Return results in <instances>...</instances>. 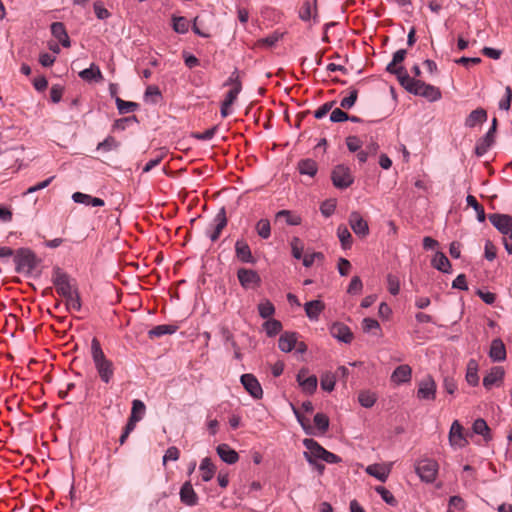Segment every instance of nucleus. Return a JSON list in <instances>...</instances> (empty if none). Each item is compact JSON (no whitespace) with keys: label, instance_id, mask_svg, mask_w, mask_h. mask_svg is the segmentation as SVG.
<instances>
[{"label":"nucleus","instance_id":"1","mask_svg":"<svg viewBox=\"0 0 512 512\" xmlns=\"http://www.w3.org/2000/svg\"><path fill=\"white\" fill-rule=\"evenodd\" d=\"M91 357L102 382L108 384L114 376V365L104 354L97 338L91 341Z\"/></svg>","mask_w":512,"mask_h":512},{"label":"nucleus","instance_id":"2","mask_svg":"<svg viewBox=\"0 0 512 512\" xmlns=\"http://www.w3.org/2000/svg\"><path fill=\"white\" fill-rule=\"evenodd\" d=\"M404 84H400L406 91L409 93L421 96L429 100L430 102H435L441 99L442 94L438 87L427 84L421 80L408 77H404Z\"/></svg>","mask_w":512,"mask_h":512},{"label":"nucleus","instance_id":"3","mask_svg":"<svg viewBox=\"0 0 512 512\" xmlns=\"http://www.w3.org/2000/svg\"><path fill=\"white\" fill-rule=\"evenodd\" d=\"M14 262L16 264V272L30 273L37 265V258L33 251L27 248H20L14 255Z\"/></svg>","mask_w":512,"mask_h":512},{"label":"nucleus","instance_id":"4","mask_svg":"<svg viewBox=\"0 0 512 512\" xmlns=\"http://www.w3.org/2000/svg\"><path fill=\"white\" fill-rule=\"evenodd\" d=\"M70 280V276L60 267L53 268L51 281L60 296H69L74 291L75 288L72 287Z\"/></svg>","mask_w":512,"mask_h":512},{"label":"nucleus","instance_id":"5","mask_svg":"<svg viewBox=\"0 0 512 512\" xmlns=\"http://www.w3.org/2000/svg\"><path fill=\"white\" fill-rule=\"evenodd\" d=\"M333 185L338 189H346L354 182V177L348 166L344 164L336 165L331 172Z\"/></svg>","mask_w":512,"mask_h":512},{"label":"nucleus","instance_id":"6","mask_svg":"<svg viewBox=\"0 0 512 512\" xmlns=\"http://www.w3.org/2000/svg\"><path fill=\"white\" fill-rule=\"evenodd\" d=\"M415 471L422 481L432 483L438 473V463L433 459H422L416 463Z\"/></svg>","mask_w":512,"mask_h":512},{"label":"nucleus","instance_id":"7","mask_svg":"<svg viewBox=\"0 0 512 512\" xmlns=\"http://www.w3.org/2000/svg\"><path fill=\"white\" fill-rule=\"evenodd\" d=\"M407 55V51L405 49H399L393 54L392 61L387 65L386 71L390 74L396 75L397 80L400 84H404V77L408 78L410 77L406 68L400 64L404 61L405 57Z\"/></svg>","mask_w":512,"mask_h":512},{"label":"nucleus","instance_id":"8","mask_svg":"<svg viewBox=\"0 0 512 512\" xmlns=\"http://www.w3.org/2000/svg\"><path fill=\"white\" fill-rule=\"evenodd\" d=\"M296 381L303 393L313 395L317 390L318 379L315 375H309L307 368H301L297 375Z\"/></svg>","mask_w":512,"mask_h":512},{"label":"nucleus","instance_id":"9","mask_svg":"<svg viewBox=\"0 0 512 512\" xmlns=\"http://www.w3.org/2000/svg\"><path fill=\"white\" fill-rule=\"evenodd\" d=\"M491 224L503 235L512 239V216L508 214L493 213L488 216Z\"/></svg>","mask_w":512,"mask_h":512},{"label":"nucleus","instance_id":"10","mask_svg":"<svg viewBox=\"0 0 512 512\" xmlns=\"http://www.w3.org/2000/svg\"><path fill=\"white\" fill-rule=\"evenodd\" d=\"M437 385L431 375H427L418 383L417 398L433 401L436 397Z\"/></svg>","mask_w":512,"mask_h":512},{"label":"nucleus","instance_id":"11","mask_svg":"<svg viewBox=\"0 0 512 512\" xmlns=\"http://www.w3.org/2000/svg\"><path fill=\"white\" fill-rule=\"evenodd\" d=\"M237 278L244 289L257 287L261 283L259 274L252 269L240 268L237 271Z\"/></svg>","mask_w":512,"mask_h":512},{"label":"nucleus","instance_id":"12","mask_svg":"<svg viewBox=\"0 0 512 512\" xmlns=\"http://www.w3.org/2000/svg\"><path fill=\"white\" fill-rule=\"evenodd\" d=\"M302 443L307 449L303 455L309 464L314 463V460L316 459L321 460L323 453L326 450L324 447L312 438H305Z\"/></svg>","mask_w":512,"mask_h":512},{"label":"nucleus","instance_id":"13","mask_svg":"<svg viewBox=\"0 0 512 512\" xmlns=\"http://www.w3.org/2000/svg\"><path fill=\"white\" fill-rule=\"evenodd\" d=\"M240 381L245 390L254 398L261 399L263 397V389L258 379L250 373L243 374Z\"/></svg>","mask_w":512,"mask_h":512},{"label":"nucleus","instance_id":"14","mask_svg":"<svg viewBox=\"0 0 512 512\" xmlns=\"http://www.w3.org/2000/svg\"><path fill=\"white\" fill-rule=\"evenodd\" d=\"M449 443L454 448H463L468 444L463 426L458 420H455L450 427Z\"/></svg>","mask_w":512,"mask_h":512},{"label":"nucleus","instance_id":"15","mask_svg":"<svg viewBox=\"0 0 512 512\" xmlns=\"http://www.w3.org/2000/svg\"><path fill=\"white\" fill-rule=\"evenodd\" d=\"M349 224L353 232L359 237H366L369 234V226L359 212L353 211L349 215Z\"/></svg>","mask_w":512,"mask_h":512},{"label":"nucleus","instance_id":"16","mask_svg":"<svg viewBox=\"0 0 512 512\" xmlns=\"http://www.w3.org/2000/svg\"><path fill=\"white\" fill-rule=\"evenodd\" d=\"M329 331L333 338L346 344L351 343L354 337L351 329L341 322L333 323L330 326Z\"/></svg>","mask_w":512,"mask_h":512},{"label":"nucleus","instance_id":"17","mask_svg":"<svg viewBox=\"0 0 512 512\" xmlns=\"http://www.w3.org/2000/svg\"><path fill=\"white\" fill-rule=\"evenodd\" d=\"M227 225V216H226V210L224 207H222L213 220V230L211 232H207L208 237L212 242H215L219 239L220 234L222 230Z\"/></svg>","mask_w":512,"mask_h":512},{"label":"nucleus","instance_id":"18","mask_svg":"<svg viewBox=\"0 0 512 512\" xmlns=\"http://www.w3.org/2000/svg\"><path fill=\"white\" fill-rule=\"evenodd\" d=\"M505 371L501 366L492 367L483 378V386L491 389L494 385L500 386L503 382Z\"/></svg>","mask_w":512,"mask_h":512},{"label":"nucleus","instance_id":"19","mask_svg":"<svg viewBox=\"0 0 512 512\" xmlns=\"http://www.w3.org/2000/svg\"><path fill=\"white\" fill-rule=\"evenodd\" d=\"M180 500L186 506L198 504V496L190 481L185 482L180 489Z\"/></svg>","mask_w":512,"mask_h":512},{"label":"nucleus","instance_id":"20","mask_svg":"<svg viewBox=\"0 0 512 512\" xmlns=\"http://www.w3.org/2000/svg\"><path fill=\"white\" fill-rule=\"evenodd\" d=\"M412 377V369L409 365L403 364L392 372L391 374V382L400 385L403 383H408L411 381Z\"/></svg>","mask_w":512,"mask_h":512},{"label":"nucleus","instance_id":"21","mask_svg":"<svg viewBox=\"0 0 512 512\" xmlns=\"http://www.w3.org/2000/svg\"><path fill=\"white\" fill-rule=\"evenodd\" d=\"M506 347L500 338L492 340L489 350V357L494 362H502L506 359Z\"/></svg>","mask_w":512,"mask_h":512},{"label":"nucleus","instance_id":"22","mask_svg":"<svg viewBox=\"0 0 512 512\" xmlns=\"http://www.w3.org/2000/svg\"><path fill=\"white\" fill-rule=\"evenodd\" d=\"M235 254L239 261L243 263H255L249 245L244 240H237L235 243Z\"/></svg>","mask_w":512,"mask_h":512},{"label":"nucleus","instance_id":"23","mask_svg":"<svg viewBox=\"0 0 512 512\" xmlns=\"http://www.w3.org/2000/svg\"><path fill=\"white\" fill-rule=\"evenodd\" d=\"M495 134L496 132L488 130L487 133L477 141L474 152L478 157L485 155L489 148L494 144Z\"/></svg>","mask_w":512,"mask_h":512},{"label":"nucleus","instance_id":"24","mask_svg":"<svg viewBox=\"0 0 512 512\" xmlns=\"http://www.w3.org/2000/svg\"><path fill=\"white\" fill-rule=\"evenodd\" d=\"M216 452L220 459L227 464H235L239 460L238 453L232 449L228 444H219L216 448Z\"/></svg>","mask_w":512,"mask_h":512},{"label":"nucleus","instance_id":"25","mask_svg":"<svg viewBox=\"0 0 512 512\" xmlns=\"http://www.w3.org/2000/svg\"><path fill=\"white\" fill-rule=\"evenodd\" d=\"M391 465L372 464L366 468V473L375 477L381 482H385L391 472Z\"/></svg>","mask_w":512,"mask_h":512},{"label":"nucleus","instance_id":"26","mask_svg":"<svg viewBox=\"0 0 512 512\" xmlns=\"http://www.w3.org/2000/svg\"><path fill=\"white\" fill-rule=\"evenodd\" d=\"M52 35L61 43L63 47H70L71 42L62 22H54L51 24Z\"/></svg>","mask_w":512,"mask_h":512},{"label":"nucleus","instance_id":"27","mask_svg":"<svg viewBox=\"0 0 512 512\" xmlns=\"http://www.w3.org/2000/svg\"><path fill=\"white\" fill-rule=\"evenodd\" d=\"M297 344L296 332H285L282 334L278 341V347L282 352H291Z\"/></svg>","mask_w":512,"mask_h":512},{"label":"nucleus","instance_id":"28","mask_svg":"<svg viewBox=\"0 0 512 512\" xmlns=\"http://www.w3.org/2000/svg\"><path fill=\"white\" fill-rule=\"evenodd\" d=\"M487 120V111L484 108H477L473 110L465 119V126L474 128L476 125L481 124Z\"/></svg>","mask_w":512,"mask_h":512},{"label":"nucleus","instance_id":"29","mask_svg":"<svg viewBox=\"0 0 512 512\" xmlns=\"http://www.w3.org/2000/svg\"><path fill=\"white\" fill-rule=\"evenodd\" d=\"M325 305L321 300H312L306 302L304 305V309L307 317L310 320H318L319 315L324 310Z\"/></svg>","mask_w":512,"mask_h":512},{"label":"nucleus","instance_id":"30","mask_svg":"<svg viewBox=\"0 0 512 512\" xmlns=\"http://www.w3.org/2000/svg\"><path fill=\"white\" fill-rule=\"evenodd\" d=\"M284 219L285 223L290 226H298L302 223V218L291 210H280L275 214V221Z\"/></svg>","mask_w":512,"mask_h":512},{"label":"nucleus","instance_id":"31","mask_svg":"<svg viewBox=\"0 0 512 512\" xmlns=\"http://www.w3.org/2000/svg\"><path fill=\"white\" fill-rule=\"evenodd\" d=\"M177 330H178L177 325H172V324L157 325L148 331V336L150 339L159 338L163 335L174 334Z\"/></svg>","mask_w":512,"mask_h":512},{"label":"nucleus","instance_id":"32","mask_svg":"<svg viewBox=\"0 0 512 512\" xmlns=\"http://www.w3.org/2000/svg\"><path fill=\"white\" fill-rule=\"evenodd\" d=\"M298 171L301 175L313 177L318 171V166L313 159H302L298 162Z\"/></svg>","mask_w":512,"mask_h":512},{"label":"nucleus","instance_id":"33","mask_svg":"<svg viewBox=\"0 0 512 512\" xmlns=\"http://www.w3.org/2000/svg\"><path fill=\"white\" fill-rule=\"evenodd\" d=\"M472 430L475 434L483 436L486 442L492 440L491 429L489 428L484 419H476L472 425Z\"/></svg>","mask_w":512,"mask_h":512},{"label":"nucleus","instance_id":"34","mask_svg":"<svg viewBox=\"0 0 512 512\" xmlns=\"http://www.w3.org/2000/svg\"><path fill=\"white\" fill-rule=\"evenodd\" d=\"M432 266L443 273L451 272V263L446 255L442 252H437L435 254L434 258L432 259Z\"/></svg>","mask_w":512,"mask_h":512},{"label":"nucleus","instance_id":"35","mask_svg":"<svg viewBox=\"0 0 512 512\" xmlns=\"http://www.w3.org/2000/svg\"><path fill=\"white\" fill-rule=\"evenodd\" d=\"M466 381L469 385L475 387L479 384L478 363L475 359H470L467 364Z\"/></svg>","mask_w":512,"mask_h":512},{"label":"nucleus","instance_id":"36","mask_svg":"<svg viewBox=\"0 0 512 512\" xmlns=\"http://www.w3.org/2000/svg\"><path fill=\"white\" fill-rule=\"evenodd\" d=\"M199 469L201 471L202 480L205 482L210 481L213 478L216 471V467L211 462V459L209 457H205L202 459Z\"/></svg>","mask_w":512,"mask_h":512},{"label":"nucleus","instance_id":"37","mask_svg":"<svg viewBox=\"0 0 512 512\" xmlns=\"http://www.w3.org/2000/svg\"><path fill=\"white\" fill-rule=\"evenodd\" d=\"M79 76L86 81H101L103 79V75L99 69V67L95 64H91L89 68L82 70L79 73Z\"/></svg>","mask_w":512,"mask_h":512},{"label":"nucleus","instance_id":"38","mask_svg":"<svg viewBox=\"0 0 512 512\" xmlns=\"http://www.w3.org/2000/svg\"><path fill=\"white\" fill-rule=\"evenodd\" d=\"M263 329L268 337H274L282 330V323L274 318H269L263 323Z\"/></svg>","mask_w":512,"mask_h":512},{"label":"nucleus","instance_id":"39","mask_svg":"<svg viewBox=\"0 0 512 512\" xmlns=\"http://www.w3.org/2000/svg\"><path fill=\"white\" fill-rule=\"evenodd\" d=\"M337 236L344 250L351 248L352 236L345 225H339L337 228Z\"/></svg>","mask_w":512,"mask_h":512},{"label":"nucleus","instance_id":"40","mask_svg":"<svg viewBox=\"0 0 512 512\" xmlns=\"http://www.w3.org/2000/svg\"><path fill=\"white\" fill-rule=\"evenodd\" d=\"M119 146L120 143L116 140L115 137L107 136L102 142L98 143L96 150L108 153L118 149Z\"/></svg>","mask_w":512,"mask_h":512},{"label":"nucleus","instance_id":"41","mask_svg":"<svg viewBox=\"0 0 512 512\" xmlns=\"http://www.w3.org/2000/svg\"><path fill=\"white\" fill-rule=\"evenodd\" d=\"M255 230L257 235L262 239H268L271 236V224L268 219H260L256 225Z\"/></svg>","mask_w":512,"mask_h":512},{"label":"nucleus","instance_id":"42","mask_svg":"<svg viewBox=\"0 0 512 512\" xmlns=\"http://www.w3.org/2000/svg\"><path fill=\"white\" fill-rule=\"evenodd\" d=\"M115 103H116L117 109L120 114H126L129 112H133V111L137 110L139 107L138 103L131 102V101H125L118 96L115 97Z\"/></svg>","mask_w":512,"mask_h":512},{"label":"nucleus","instance_id":"43","mask_svg":"<svg viewBox=\"0 0 512 512\" xmlns=\"http://www.w3.org/2000/svg\"><path fill=\"white\" fill-rule=\"evenodd\" d=\"M66 299L67 310L80 311L81 299L78 290L75 288L69 296H63Z\"/></svg>","mask_w":512,"mask_h":512},{"label":"nucleus","instance_id":"44","mask_svg":"<svg viewBox=\"0 0 512 512\" xmlns=\"http://www.w3.org/2000/svg\"><path fill=\"white\" fill-rule=\"evenodd\" d=\"M466 202H467V205L472 207L475 210V212L477 213V220L479 222H484L486 219L485 210H484V207L478 203L476 198L473 195H468L466 197Z\"/></svg>","mask_w":512,"mask_h":512},{"label":"nucleus","instance_id":"45","mask_svg":"<svg viewBox=\"0 0 512 512\" xmlns=\"http://www.w3.org/2000/svg\"><path fill=\"white\" fill-rule=\"evenodd\" d=\"M258 312L261 318L269 319L275 313V307L270 300H264L258 305Z\"/></svg>","mask_w":512,"mask_h":512},{"label":"nucleus","instance_id":"46","mask_svg":"<svg viewBox=\"0 0 512 512\" xmlns=\"http://www.w3.org/2000/svg\"><path fill=\"white\" fill-rule=\"evenodd\" d=\"M336 383L335 375L331 372H326L321 375L320 385L324 391L331 392L334 390Z\"/></svg>","mask_w":512,"mask_h":512},{"label":"nucleus","instance_id":"47","mask_svg":"<svg viewBox=\"0 0 512 512\" xmlns=\"http://www.w3.org/2000/svg\"><path fill=\"white\" fill-rule=\"evenodd\" d=\"M290 246H291L292 256L297 260H299V259L303 260L304 245H303L301 239L298 237H293L290 241Z\"/></svg>","mask_w":512,"mask_h":512},{"label":"nucleus","instance_id":"48","mask_svg":"<svg viewBox=\"0 0 512 512\" xmlns=\"http://www.w3.org/2000/svg\"><path fill=\"white\" fill-rule=\"evenodd\" d=\"M375 491L381 496L382 500L391 506H396L398 504L394 495L386 489L384 486L375 487Z\"/></svg>","mask_w":512,"mask_h":512},{"label":"nucleus","instance_id":"49","mask_svg":"<svg viewBox=\"0 0 512 512\" xmlns=\"http://www.w3.org/2000/svg\"><path fill=\"white\" fill-rule=\"evenodd\" d=\"M358 400L363 407L370 408L375 404L376 396L369 391H362L358 395Z\"/></svg>","mask_w":512,"mask_h":512},{"label":"nucleus","instance_id":"50","mask_svg":"<svg viewBox=\"0 0 512 512\" xmlns=\"http://www.w3.org/2000/svg\"><path fill=\"white\" fill-rule=\"evenodd\" d=\"M314 423H315V426L317 427V429L321 432V433H325L328 428H329V418L326 414L324 413H317L315 416H314Z\"/></svg>","mask_w":512,"mask_h":512},{"label":"nucleus","instance_id":"51","mask_svg":"<svg viewBox=\"0 0 512 512\" xmlns=\"http://www.w3.org/2000/svg\"><path fill=\"white\" fill-rule=\"evenodd\" d=\"M357 98H358V90L355 88H351L349 95L341 100L340 107L343 109L352 108L355 105Z\"/></svg>","mask_w":512,"mask_h":512},{"label":"nucleus","instance_id":"52","mask_svg":"<svg viewBox=\"0 0 512 512\" xmlns=\"http://www.w3.org/2000/svg\"><path fill=\"white\" fill-rule=\"evenodd\" d=\"M145 409H146L145 404L141 400H139V399L133 400L130 417H135V418H137V420H141L145 413Z\"/></svg>","mask_w":512,"mask_h":512},{"label":"nucleus","instance_id":"53","mask_svg":"<svg viewBox=\"0 0 512 512\" xmlns=\"http://www.w3.org/2000/svg\"><path fill=\"white\" fill-rule=\"evenodd\" d=\"M173 29L180 34L188 32L189 23L187 19L185 17H173Z\"/></svg>","mask_w":512,"mask_h":512},{"label":"nucleus","instance_id":"54","mask_svg":"<svg viewBox=\"0 0 512 512\" xmlns=\"http://www.w3.org/2000/svg\"><path fill=\"white\" fill-rule=\"evenodd\" d=\"M224 86H232L231 89L242 90V83L240 80L238 69L235 68L228 79L225 81Z\"/></svg>","mask_w":512,"mask_h":512},{"label":"nucleus","instance_id":"55","mask_svg":"<svg viewBox=\"0 0 512 512\" xmlns=\"http://www.w3.org/2000/svg\"><path fill=\"white\" fill-rule=\"evenodd\" d=\"M336 209V200L328 199L322 202L320 206V211L324 217H330Z\"/></svg>","mask_w":512,"mask_h":512},{"label":"nucleus","instance_id":"56","mask_svg":"<svg viewBox=\"0 0 512 512\" xmlns=\"http://www.w3.org/2000/svg\"><path fill=\"white\" fill-rule=\"evenodd\" d=\"M343 108H335L332 110L330 114V121L333 123H340L347 121L349 119V115L342 110Z\"/></svg>","mask_w":512,"mask_h":512},{"label":"nucleus","instance_id":"57","mask_svg":"<svg viewBox=\"0 0 512 512\" xmlns=\"http://www.w3.org/2000/svg\"><path fill=\"white\" fill-rule=\"evenodd\" d=\"M362 288L363 284L360 277L354 276L350 281L347 292L352 295L359 294L362 291Z\"/></svg>","mask_w":512,"mask_h":512},{"label":"nucleus","instance_id":"58","mask_svg":"<svg viewBox=\"0 0 512 512\" xmlns=\"http://www.w3.org/2000/svg\"><path fill=\"white\" fill-rule=\"evenodd\" d=\"M324 254L322 252H313L312 254H307L303 257V265L305 267H311L314 261H324Z\"/></svg>","mask_w":512,"mask_h":512},{"label":"nucleus","instance_id":"59","mask_svg":"<svg viewBox=\"0 0 512 512\" xmlns=\"http://www.w3.org/2000/svg\"><path fill=\"white\" fill-rule=\"evenodd\" d=\"M291 407H292L295 417L297 418V421L302 426L305 433L308 435L312 434V427L309 424H307V421L304 418V416L300 413V411L294 405H291Z\"/></svg>","mask_w":512,"mask_h":512},{"label":"nucleus","instance_id":"60","mask_svg":"<svg viewBox=\"0 0 512 512\" xmlns=\"http://www.w3.org/2000/svg\"><path fill=\"white\" fill-rule=\"evenodd\" d=\"M512 102V89L510 86L505 88V95L499 102V108L501 110H509Z\"/></svg>","mask_w":512,"mask_h":512},{"label":"nucleus","instance_id":"61","mask_svg":"<svg viewBox=\"0 0 512 512\" xmlns=\"http://www.w3.org/2000/svg\"><path fill=\"white\" fill-rule=\"evenodd\" d=\"M362 328H363V331L366 333L371 332L373 330L380 331V324L377 320L367 317V318H364L362 321Z\"/></svg>","mask_w":512,"mask_h":512},{"label":"nucleus","instance_id":"62","mask_svg":"<svg viewBox=\"0 0 512 512\" xmlns=\"http://www.w3.org/2000/svg\"><path fill=\"white\" fill-rule=\"evenodd\" d=\"M388 290L392 295H397L400 291V283L396 276L389 274L387 276Z\"/></svg>","mask_w":512,"mask_h":512},{"label":"nucleus","instance_id":"63","mask_svg":"<svg viewBox=\"0 0 512 512\" xmlns=\"http://www.w3.org/2000/svg\"><path fill=\"white\" fill-rule=\"evenodd\" d=\"M335 105V101H330V102H326L324 103L323 105H321L315 112H314V117L316 119H321L323 118L324 116H326V114L332 110V108L334 107Z\"/></svg>","mask_w":512,"mask_h":512},{"label":"nucleus","instance_id":"64","mask_svg":"<svg viewBox=\"0 0 512 512\" xmlns=\"http://www.w3.org/2000/svg\"><path fill=\"white\" fill-rule=\"evenodd\" d=\"M93 7L98 19L104 20L110 17V12L103 6L101 2H95Z\"/></svg>","mask_w":512,"mask_h":512}]
</instances>
